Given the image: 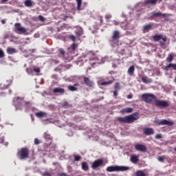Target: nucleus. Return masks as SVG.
I'll list each match as a JSON object with an SVG mask.
<instances>
[{
    "label": "nucleus",
    "mask_w": 176,
    "mask_h": 176,
    "mask_svg": "<svg viewBox=\"0 0 176 176\" xmlns=\"http://www.w3.org/2000/svg\"><path fill=\"white\" fill-rule=\"evenodd\" d=\"M138 119H140V114L135 112L129 116H126L125 117H117L116 120H118L119 123H126L130 124V123H134V122L138 120Z\"/></svg>",
    "instance_id": "1"
},
{
    "label": "nucleus",
    "mask_w": 176,
    "mask_h": 176,
    "mask_svg": "<svg viewBox=\"0 0 176 176\" xmlns=\"http://www.w3.org/2000/svg\"><path fill=\"white\" fill-rule=\"evenodd\" d=\"M130 170L129 166H107L106 168V171L107 173H113L116 171H127Z\"/></svg>",
    "instance_id": "2"
},
{
    "label": "nucleus",
    "mask_w": 176,
    "mask_h": 176,
    "mask_svg": "<svg viewBox=\"0 0 176 176\" xmlns=\"http://www.w3.org/2000/svg\"><path fill=\"white\" fill-rule=\"evenodd\" d=\"M157 98L156 96L153 94H143L142 95V100H143L144 102H147V104H152L153 101L155 102Z\"/></svg>",
    "instance_id": "3"
},
{
    "label": "nucleus",
    "mask_w": 176,
    "mask_h": 176,
    "mask_svg": "<svg viewBox=\"0 0 176 176\" xmlns=\"http://www.w3.org/2000/svg\"><path fill=\"white\" fill-rule=\"evenodd\" d=\"M153 40L154 42H159L161 47L166 46V43L167 42V37L163 36V34H156L153 36Z\"/></svg>",
    "instance_id": "4"
},
{
    "label": "nucleus",
    "mask_w": 176,
    "mask_h": 176,
    "mask_svg": "<svg viewBox=\"0 0 176 176\" xmlns=\"http://www.w3.org/2000/svg\"><path fill=\"white\" fill-rule=\"evenodd\" d=\"M28 102L24 100V98L16 97L14 98V105L19 109H22L24 105H27Z\"/></svg>",
    "instance_id": "5"
},
{
    "label": "nucleus",
    "mask_w": 176,
    "mask_h": 176,
    "mask_svg": "<svg viewBox=\"0 0 176 176\" xmlns=\"http://www.w3.org/2000/svg\"><path fill=\"white\" fill-rule=\"evenodd\" d=\"M154 105L157 108H160L161 109H164V108H167L170 107V102L167 100H155V102H154Z\"/></svg>",
    "instance_id": "6"
},
{
    "label": "nucleus",
    "mask_w": 176,
    "mask_h": 176,
    "mask_svg": "<svg viewBox=\"0 0 176 176\" xmlns=\"http://www.w3.org/2000/svg\"><path fill=\"white\" fill-rule=\"evenodd\" d=\"M18 157L21 160H24V159H27L28 155H30V151L27 148H22L17 153Z\"/></svg>",
    "instance_id": "7"
},
{
    "label": "nucleus",
    "mask_w": 176,
    "mask_h": 176,
    "mask_svg": "<svg viewBox=\"0 0 176 176\" xmlns=\"http://www.w3.org/2000/svg\"><path fill=\"white\" fill-rule=\"evenodd\" d=\"M105 164H104V160L102 159H98L93 162L91 167L93 170H97L99 167H104Z\"/></svg>",
    "instance_id": "8"
},
{
    "label": "nucleus",
    "mask_w": 176,
    "mask_h": 176,
    "mask_svg": "<svg viewBox=\"0 0 176 176\" xmlns=\"http://www.w3.org/2000/svg\"><path fill=\"white\" fill-rule=\"evenodd\" d=\"M14 32L21 35L27 32V29H25V28H23L20 23H16L14 24Z\"/></svg>",
    "instance_id": "9"
},
{
    "label": "nucleus",
    "mask_w": 176,
    "mask_h": 176,
    "mask_svg": "<svg viewBox=\"0 0 176 176\" xmlns=\"http://www.w3.org/2000/svg\"><path fill=\"white\" fill-rule=\"evenodd\" d=\"M155 123H156V124H158V126H174L173 122L167 120H160L159 119H157L155 120Z\"/></svg>",
    "instance_id": "10"
},
{
    "label": "nucleus",
    "mask_w": 176,
    "mask_h": 176,
    "mask_svg": "<svg viewBox=\"0 0 176 176\" xmlns=\"http://www.w3.org/2000/svg\"><path fill=\"white\" fill-rule=\"evenodd\" d=\"M83 82L88 87H94V81L89 77L83 76Z\"/></svg>",
    "instance_id": "11"
},
{
    "label": "nucleus",
    "mask_w": 176,
    "mask_h": 176,
    "mask_svg": "<svg viewBox=\"0 0 176 176\" xmlns=\"http://www.w3.org/2000/svg\"><path fill=\"white\" fill-rule=\"evenodd\" d=\"M135 149L140 152H146V146L144 144H135Z\"/></svg>",
    "instance_id": "12"
},
{
    "label": "nucleus",
    "mask_w": 176,
    "mask_h": 176,
    "mask_svg": "<svg viewBox=\"0 0 176 176\" xmlns=\"http://www.w3.org/2000/svg\"><path fill=\"white\" fill-rule=\"evenodd\" d=\"M143 133L145 135H152V134H155V130L152 128H144Z\"/></svg>",
    "instance_id": "13"
},
{
    "label": "nucleus",
    "mask_w": 176,
    "mask_h": 176,
    "mask_svg": "<svg viewBox=\"0 0 176 176\" xmlns=\"http://www.w3.org/2000/svg\"><path fill=\"white\" fill-rule=\"evenodd\" d=\"M152 27H153V23H148L143 26V32H149L151 30H152Z\"/></svg>",
    "instance_id": "14"
},
{
    "label": "nucleus",
    "mask_w": 176,
    "mask_h": 176,
    "mask_svg": "<svg viewBox=\"0 0 176 176\" xmlns=\"http://www.w3.org/2000/svg\"><path fill=\"white\" fill-rule=\"evenodd\" d=\"M162 0H146L144 5H156L157 2H161Z\"/></svg>",
    "instance_id": "15"
},
{
    "label": "nucleus",
    "mask_w": 176,
    "mask_h": 176,
    "mask_svg": "<svg viewBox=\"0 0 176 176\" xmlns=\"http://www.w3.org/2000/svg\"><path fill=\"white\" fill-rule=\"evenodd\" d=\"M81 168L83 171H89L90 169L89 167V164L87 162H83L81 163Z\"/></svg>",
    "instance_id": "16"
},
{
    "label": "nucleus",
    "mask_w": 176,
    "mask_h": 176,
    "mask_svg": "<svg viewBox=\"0 0 176 176\" xmlns=\"http://www.w3.org/2000/svg\"><path fill=\"white\" fill-rule=\"evenodd\" d=\"M151 16L152 17H166V16H167V14H162V12H153L151 13Z\"/></svg>",
    "instance_id": "17"
},
{
    "label": "nucleus",
    "mask_w": 176,
    "mask_h": 176,
    "mask_svg": "<svg viewBox=\"0 0 176 176\" xmlns=\"http://www.w3.org/2000/svg\"><path fill=\"white\" fill-rule=\"evenodd\" d=\"M119 38H120V33H119V31L115 30L113 33L112 39L118 41Z\"/></svg>",
    "instance_id": "18"
},
{
    "label": "nucleus",
    "mask_w": 176,
    "mask_h": 176,
    "mask_svg": "<svg viewBox=\"0 0 176 176\" xmlns=\"http://www.w3.org/2000/svg\"><path fill=\"white\" fill-rule=\"evenodd\" d=\"M78 86H79V84L76 83L74 85V86L72 85H69L68 86V90H69L70 91H78Z\"/></svg>",
    "instance_id": "19"
},
{
    "label": "nucleus",
    "mask_w": 176,
    "mask_h": 176,
    "mask_svg": "<svg viewBox=\"0 0 176 176\" xmlns=\"http://www.w3.org/2000/svg\"><path fill=\"white\" fill-rule=\"evenodd\" d=\"M131 112H133L132 107L124 108L120 111L121 113H131Z\"/></svg>",
    "instance_id": "20"
},
{
    "label": "nucleus",
    "mask_w": 176,
    "mask_h": 176,
    "mask_svg": "<svg viewBox=\"0 0 176 176\" xmlns=\"http://www.w3.org/2000/svg\"><path fill=\"white\" fill-rule=\"evenodd\" d=\"M134 71H135V67L134 65L131 66L128 69V74L129 76H133L134 75Z\"/></svg>",
    "instance_id": "21"
},
{
    "label": "nucleus",
    "mask_w": 176,
    "mask_h": 176,
    "mask_svg": "<svg viewBox=\"0 0 176 176\" xmlns=\"http://www.w3.org/2000/svg\"><path fill=\"white\" fill-rule=\"evenodd\" d=\"M43 135L46 141H52L53 140V138L52 137L50 133H48L47 132H45Z\"/></svg>",
    "instance_id": "22"
},
{
    "label": "nucleus",
    "mask_w": 176,
    "mask_h": 176,
    "mask_svg": "<svg viewBox=\"0 0 176 176\" xmlns=\"http://www.w3.org/2000/svg\"><path fill=\"white\" fill-rule=\"evenodd\" d=\"M142 82L146 84L152 83V80L149 78L148 76H144L142 78Z\"/></svg>",
    "instance_id": "23"
},
{
    "label": "nucleus",
    "mask_w": 176,
    "mask_h": 176,
    "mask_svg": "<svg viewBox=\"0 0 176 176\" xmlns=\"http://www.w3.org/2000/svg\"><path fill=\"white\" fill-rule=\"evenodd\" d=\"M54 93H60V94H64L65 90L63 88H55L53 89Z\"/></svg>",
    "instance_id": "24"
},
{
    "label": "nucleus",
    "mask_w": 176,
    "mask_h": 176,
    "mask_svg": "<svg viewBox=\"0 0 176 176\" xmlns=\"http://www.w3.org/2000/svg\"><path fill=\"white\" fill-rule=\"evenodd\" d=\"M170 68H173V69H174L175 71H176V64L174 63H170L169 65H166L165 67V69L166 71H168V69H170Z\"/></svg>",
    "instance_id": "25"
},
{
    "label": "nucleus",
    "mask_w": 176,
    "mask_h": 176,
    "mask_svg": "<svg viewBox=\"0 0 176 176\" xmlns=\"http://www.w3.org/2000/svg\"><path fill=\"white\" fill-rule=\"evenodd\" d=\"M36 116L37 118H45V116H46V113L43 111H39L36 113Z\"/></svg>",
    "instance_id": "26"
},
{
    "label": "nucleus",
    "mask_w": 176,
    "mask_h": 176,
    "mask_svg": "<svg viewBox=\"0 0 176 176\" xmlns=\"http://www.w3.org/2000/svg\"><path fill=\"white\" fill-rule=\"evenodd\" d=\"M25 6H26L27 8H31V6H32V1L31 0L25 1Z\"/></svg>",
    "instance_id": "27"
},
{
    "label": "nucleus",
    "mask_w": 176,
    "mask_h": 176,
    "mask_svg": "<svg viewBox=\"0 0 176 176\" xmlns=\"http://www.w3.org/2000/svg\"><path fill=\"white\" fill-rule=\"evenodd\" d=\"M8 54H14L16 53V49L14 48H8L7 49Z\"/></svg>",
    "instance_id": "28"
},
{
    "label": "nucleus",
    "mask_w": 176,
    "mask_h": 176,
    "mask_svg": "<svg viewBox=\"0 0 176 176\" xmlns=\"http://www.w3.org/2000/svg\"><path fill=\"white\" fill-rule=\"evenodd\" d=\"M131 162L132 163H137L138 162V157L137 155H133L131 157Z\"/></svg>",
    "instance_id": "29"
},
{
    "label": "nucleus",
    "mask_w": 176,
    "mask_h": 176,
    "mask_svg": "<svg viewBox=\"0 0 176 176\" xmlns=\"http://www.w3.org/2000/svg\"><path fill=\"white\" fill-rule=\"evenodd\" d=\"M113 83V80H109V81L102 82L100 85L101 86H105L107 85H112Z\"/></svg>",
    "instance_id": "30"
},
{
    "label": "nucleus",
    "mask_w": 176,
    "mask_h": 176,
    "mask_svg": "<svg viewBox=\"0 0 176 176\" xmlns=\"http://www.w3.org/2000/svg\"><path fill=\"white\" fill-rule=\"evenodd\" d=\"M174 60V56H173V54H169L168 57L166 58V61L168 63H171Z\"/></svg>",
    "instance_id": "31"
},
{
    "label": "nucleus",
    "mask_w": 176,
    "mask_h": 176,
    "mask_svg": "<svg viewBox=\"0 0 176 176\" xmlns=\"http://www.w3.org/2000/svg\"><path fill=\"white\" fill-rule=\"evenodd\" d=\"M77 2V10H80V6H82V0H76Z\"/></svg>",
    "instance_id": "32"
},
{
    "label": "nucleus",
    "mask_w": 176,
    "mask_h": 176,
    "mask_svg": "<svg viewBox=\"0 0 176 176\" xmlns=\"http://www.w3.org/2000/svg\"><path fill=\"white\" fill-rule=\"evenodd\" d=\"M114 89L115 90H120V84L119 82H116Z\"/></svg>",
    "instance_id": "33"
},
{
    "label": "nucleus",
    "mask_w": 176,
    "mask_h": 176,
    "mask_svg": "<svg viewBox=\"0 0 176 176\" xmlns=\"http://www.w3.org/2000/svg\"><path fill=\"white\" fill-rule=\"evenodd\" d=\"M42 142L38 139V138H35L34 139V145H39V144H41Z\"/></svg>",
    "instance_id": "34"
},
{
    "label": "nucleus",
    "mask_w": 176,
    "mask_h": 176,
    "mask_svg": "<svg viewBox=\"0 0 176 176\" xmlns=\"http://www.w3.org/2000/svg\"><path fill=\"white\" fill-rule=\"evenodd\" d=\"M82 159V157L80 155H75L74 156V160L75 162H79Z\"/></svg>",
    "instance_id": "35"
},
{
    "label": "nucleus",
    "mask_w": 176,
    "mask_h": 176,
    "mask_svg": "<svg viewBox=\"0 0 176 176\" xmlns=\"http://www.w3.org/2000/svg\"><path fill=\"white\" fill-rule=\"evenodd\" d=\"M3 57H5V52L2 49H0V58H3Z\"/></svg>",
    "instance_id": "36"
},
{
    "label": "nucleus",
    "mask_w": 176,
    "mask_h": 176,
    "mask_svg": "<svg viewBox=\"0 0 176 176\" xmlns=\"http://www.w3.org/2000/svg\"><path fill=\"white\" fill-rule=\"evenodd\" d=\"M38 19L40 21H43V22L46 21V19H45V17H43V16L42 15H38Z\"/></svg>",
    "instance_id": "37"
},
{
    "label": "nucleus",
    "mask_w": 176,
    "mask_h": 176,
    "mask_svg": "<svg viewBox=\"0 0 176 176\" xmlns=\"http://www.w3.org/2000/svg\"><path fill=\"white\" fill-rule=\"evenodd\" d=\"M59 54L61 55V56H65V51L63 49H59Z\"/></svg>",
    "instance_id": "38"
},
{
    "label": "nucleus",
    "mask_w": 176,
    "mask_h": 176,
    "mask_svg": "<svg viewBox=\"0 0 176 176\" xmlns=\"http://www.w3.org/2000/svg\"><path fill=\"white\" fill-rule=\"evenodd\" d=\"M69 39H71V41H72L73 42H75V41H76V38L75 36H74V35H70L69 36Z\"/></svg>",
    "instance_id": "39"
},
{
    "label": "nucleus",
    "mask_w": 176,
    "mask_h": 176,
    "mask_svg": "<svg viewBox=\"0 0 176 176\" xmlns=\"http://www.w3.org/2000/svg\"><path fill=\"white\" fill-rule=\"evenodd\" d=\"M76 46H77L76 43H74L71 45L72 50L75 51L76 49Z\"/></svg>",
    "instance_id": "40"
},
{
    "label": "nucleus",
    "mask_w": 176,
    "mask_h": 176,
    "mask_svg": "<svg viewBox=\"0 0 176 176\" xmlns=\"http://www.w3.org/2000/svg\"><path fill=\"white\" fill-rule=\"evenodd\" d=\"M34 72H36V74H39V72H41V68L39 67H36L34 69Z\"/></svg>",
    "instance_id": "41"
},
{
    "label": "nucleus",
    "mask_w": 176,
    "mask_h": 176,
    "mask_svg": "<svg viewBox=\"0 0 176 176\" xmlns=\"http://www.w3.org/2000/svg\"><path fill=\"white\" fill-rule=\"evenodd\" d=\"M160 138H163V136H162V134H157L155 135L156 140H160Z\"/></svg>",
    "instance_id": "42"
},
{
    "label": "nucleus",
    "mask_w": 176,
    "mask_h": 176,
    "mask_svg": "<svg viewBox=\"0 0 176 176\" xmlns=\"http://www.w3.org/2000/svg\"><path fill=\"white\" fill-rule=\"evenodd\" d=\"M157 159H158L159 162H164V157L160 156V157H158Z\"/></svg>",
    "instance_id": "43"
},
{
    "label": "nucleus",
    "mask_w": 176,
    "mask_h": 176,
    "mask_svg": "<svg viewBox=\"0 0 176 176\" xmlns=\"http://www.w3.org/2000/svg\"><path fill=\"white\" fill-rule=\"evenodd\" d=\"M3 89H8V85H3L2 87V84L0 85V89L3 90Z\"/></svg>",
    "instance_id": "44"
},
{
    "label": "nucleus",
    "mask_w": 176,
    "mask_h": 176,
    "mask_svg": "<svg viewBox=\"0 0 176 176\" xmlns=\"http://www.w3.org/2000/svg\"><path fill=\"white\" fill-rule=\"evenodd\" d=\"M44 176H52V173H50L48 172H45L43 173Z\"/></svg>",
    "instance_id": "45"
},
{
    "label": "nucleus",
    "mask_w": 176,
    "mask_h": 176,
    "mask_svg": "<svg viewBox=\"0 0 176 176\" xmlns=\"http://www.w3.org/2000/svg\"><path fill=\"white\" fill-rule=\"evenodd\" d=\"M126 98H128V100H130L131 98H133V94H130L126 96Z\"/></svg>",
    "instance_id": "46"
},
{
    "label": "nucleus",
    "mask_w": 176,
    "mask_h": 176,
    "mask_svg": "<svg viewBox=\"0 0 176 176\" xmlns=\"http://www.w3.org/2000/svg\"><path fill=\"white\" fill-rule=\"evenodd\" d=\"M113 96H114V97H118V91L117 90H116V91H113Z\"/></svg>",
    "instance_id": "47"
},
{
    "label": "nucleus",
    "mask_w": 176,
    "mask_h": 176,
    "mask_svg": "<svg viewBox=\"0 0 176 176\" xmlns=\"http://www.w3.org/2000/svg\"><path fill=\"white\" fill-rule=\"evenodd\" d=\"M76 35L77 36H82V33H80V32H76Z\"/></svg>",
    "instance_id": "48"
},
{
    "label": "nucleus",
    "mask_w": 176,
    "mask_h": 176,
    "mask_svg": "<svg viewBox=\"0 0 176 176\" xmlns=\"http://www.w3.org/2000/svg\"><path fill=\"white\" fill-rule=\"evenodd\" d=\"M100 25H102V23H104V19H102V17L100 18Z\"/></svg>",
    "instance_id": "49"
},
{
    "label": "nucleus",
    "mask_w": 176,
    "mask_h": 176,
    "mask_svg": "<svg viewBox=\"0 0 176 176\" xmlns=\"http://www.w3.org/2000/svg\"><path fill=\"white\" fill-rule=\"evenodd\" d=\"M114 25H119V22L116 21H113Z\"/></svg>",
    "instance_id": "50"
},
{
    "label": "nucleus",
    "mask_w": 176,
    "mask_h": 176,
    "mask_svg": "<svg viewBox=\"0 0 176 176\" xmlns=\"http://www.w3.org/2000/svg\"><path fill=\"white\" fill-rule=\"evenodd\" d=\"M105 17L107 20H109V19L111 18V15H106Z\"/></svg>",
    "instance_id": "51"
},
{
    "label": "nucleus",
    "mask_w": 176,
    "mask_h": 176,
    "mask_svg": "<svg viewBox=\"0 0 176 176\" xmlns=\"http://www.w3.org/2000/svg\"><path fill=\"white\" fill-rule=\"evenodd\" d=\"M6 21L4 19L1 20V24H6Z\"/></svg>",
    "instance_id": "52"
},
{
    "label": "nucleus",
    "mask_w": 176,
    "mask_h": 176,
    "mask_svg": "<svg viewBox=\"0 0 176 176\" xmlns=\"http://www.w3.org/2000/svg\"><path fill=\"white\" fill-rule=\"evenodd\" d=\"M66 105H68V102H64V106L65 107Z\"/></svg>",
    "instance_id": "53"
},
{
    "label": "nucleus",
    "mask_w": 176,
    "mask_h": 176,
    "mask_svg": "<svg viewBox=\"0 0 176 176\" xmlns=\"http://www.w3.org/2000/svg\"><path fill=\"white\" fill-rule=\"evenodd\" d=\"M9 0H2V2H8Z\"/></svg>",
    "instance_id": "54"
},
{
    "label": "nucleus",
    "mask_w": 176,
    "mask_h": 176,
    "mask_svg": "<svg viewBox=\"0 0 176 176\" xmlns=\"http://www.w3.org/2000/svg\"><path fill=\"white\" fill-rule=\"evenodd\" d=\"M32 117V120H34V116H32V115H31Z\"/></svg>",
    "instance_id": "55"
},
{
    "label": "nucleus",
    "mask_w": 176,
    "mask_h": 176,
    "mask_svg": "<svg viewBox=\"0 0 176 176\" xmlns=\"http://www.w3.org/2000/svg\"><path fill=\"white\" fill-rule=\"evenodd\" d=\"M174 82L176 83V77L175 78Z\"/></svg>",
    "instance_id": "56"
},
{
    "label": "nucleus",
    "mask_w": 176,
    "mask_h": 176,
    "mask_svg": "<svg viewBox=\"0 0 176 176\" xmlns=\"http://www.w3.org/2000/svg\"><path fill=\"white\" fill-rule=\"evenodd\" d=\"M175 152H176V147L174 148Z\"/></svg>",
    "instance_id": "57"
},
{
    "label": "nucleus",
    "mask_w": 176,
    "mask_h": 176,
    "mask_svg": "<svg viewBox=\"0 0 176 176\" xmlns=\"http://www.w3.org/2000/svg\"><path fill=\"white\" fill-rule=\"evenodd\" d=\"M10 93H12V91H11V90H10Z\"/></svg>",
    "instance_id": "58"
}]
</instances>
